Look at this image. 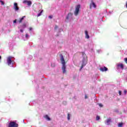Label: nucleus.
Instances as JSON below:
<instances>
[{
  "instance_id": "nucleus-12",
  "label": "nucleus",
  "mask_w": 127,
  "mask_h": 127,
  "mask_svg": "<svg viewBox=\"0 0 127 127\" xmlns=\"http://www.w3.org/2000/svg\"><path fill=\"white\" fill-rule=\"evenodd\" d=\"M85 37L87 39H89L90 38V37L89 36V34H88V31H85Z\"/></svg>"
},
{
  "instance_id": "nucleus-33",
  "label": "nucleus",
  "mask_w": 127,
  "mask_h": 127,
  "mask_svg": "<svg viewBox=\"0 0 127 127\" xmlns=\"http://www.w3.org/2000/svg\"><path fill=\"white\" fill-rule=\"evenodd\" d=\"M29 30H30V31L32 30V28H29Z\"/></svg>"
},
{
  "instance_id": "nucleus-25",
  "label": "nucleus",
  "mask_w": 127,
  "mask_h": 127,
  "mask_svg": "<svg viewBox=\"0 0 127 127\" xmlns=\"http://www.w3.org/2000/svg\"><path fill=\"white\" fill-rule=\"evenodd\" d=\"M127 90H124V94H125V95H127Z\"/></svg>"
},
{
  "instance_id": "nucleus-26",
  "label": "nucleus",
  "mask_w": 127,
  "mask_h": 127,
  "mask_svg": "<svg viewBox=\"0 0 127 127\" xmlns=\"http://www.w3.org/2000/svg\"><path fill=\"white\" fill-rule=\"evenodd\" d=\"M119 93L120 96H121V95H122V91L121 90H119Z\"/></svg>"
},
{
  "instance_id": "nucleus-15",
  "label": "nucleus",
  "mask_w": 127,
  "mask_h": 127,
  "mask_svg": "<svg viewBox=\"0 0 127 127\" xmlns=\"http://www.w3.org/2000/svg\"><path fill=\"white\" fill-rule=\"evenodd\" d=\"M45 118L47 121H50V118H49V116H48V115H46L45 116Z\"/></svg>"
},
{
  "instance_id": "nucleus-29",
  "label": "nucleus",
  "mask_w": 127,
  "mask_h": 127,
  "mask_svg": "<svg viewBox=\"0 0 127 127\" xmlns=\"http://www.w3.org/2000/svg\"><path fill=\"white\" fill-rule=\"evenodd\" d=\"M13 23H16V20L13 21Z\"/></svg>"
},
{
  "instance_id": "nucleus-14",
  "label": "nucleus",
  "mask_w": 127,
  "mask_h": 127,
  "mask_svg": "<svg viewBox=\"0 0 127 127\" xmlns=\"http://www.w3.org/2000/svg\"><path fill=\"white\" fill-rule=\"evenodd\" d=\"M110 123H111V119H108V120L106 121V122H105V124H106V125H110Z\"/></svg>"
},
{
  "instance_id": "nucleus-10",
  "label": "nucleus",
  "mask_w": 127,
  "mask_h": 127,
  "mask_svg": "<svg viewBox=\"0 0 127 127\" xmlns=\"http://www.w3.org/2000/svg\"><path fill=\"white\" fill-rule=\"evenodd\" d=\"M29 37H30L29 35L26 34L25 36H23V40H24V41L27 40L28 39H29Z\"/></svg>"
},
{
  "instance_id": "nucleus-17",
  "label": "nucleus",
  "mask_w": 127,
  "mask_h": 127,
  "mask_svg": "<svg viewBox=\"0 0 127 127\" xmlns=\"http://www.w3.org/2000/svg\"><path fill=\"white\" fill-rule=\"evenodd\" d=\"M27 5H31V4H32V2H31V1H28L27 2Z\"/></svg>"
},
{
  "instance_id": "nucleus-30",
  "label": "nucleus",
  "mask_w": 127,
  "mask_h": 127,
  "mask_svg": "<svg viewBox=\"0 0 127 127\" xmlns=\"http://www.w3.org/2000/svg\"><path fill=\"white\" fill-rule=\"evenodd\" d=\"M97 52H98V53H100V52H101V50H98V51H97Z\"/></svg>"
},
{
  "instance_id": "nucleus-2",
  "label": "nucleus",
  "mask_w": 127,
  "mask_h": 127,
  "mask_svg": "<svg viewBox=\"0 0 127 127\" xmlns=\"http://www.w3.org/2000/svg\"><path fill=\"white\" fill-rule=\"evenodd\" d=\"M83 56H84V58L82 60V65L80 69V71L83 69V68H84V66L87 65V62H88V60L87 59V56H86L85 54H83Z\"/></svg>"
},
{
  "instance_id": "nucleus-4",
  "label": "nucleus",
  "mask_w": 127,
  "mask_h": 127,
  "mask_svg": "<svg viewBox=\"0 0 127 127\" xmlns=\"http://www.w3.org/2000/svg\"><path fill=\"white\" fill-rule=\"evenodd\" d=\"M80 10V5H76L75 7V10L74 11V15L77 16L78 15V13H79V11Z\"/></svg>"
},
{
  "instance_id": "nucleus-6",
  "label": "nucleus",
  "mask_w": 127,
  "mask_h": 127,
  "mask_svg": "<svg viewBox=\"0 0 127 127\" xmlns=\"http://www.w3.org/2000/svg\"><path fill=\"white\" fill-rule=\"evenodd\" d=\"M117 69H122V70H124V64H117Z\"/></svg>"
},
{
  "instance_id": "nucleus-8",
  "label": "nucleus",
  "mask_w": 127,
  "mask_h": 127,
  "mask_svg": "<svg viewBox=\"0 0 127 127\" xmlns=\"http://www.w3.org/2000/svg\"><path fill=\"white\" fill-rule=\"evenodd\" d=\"M13 8L16 11H17V10H18V9H19V8H18V6H17V3H14Z\"/></svg>"
},
{
  "instance_id": "nucleus-18",
  "label": "nucleus",
  "mask_w": 127,
  "mask_h": 127,
  "mask_svg": "<svg viewBox=\"0 0 127 127\" xmlns=\"http://www.w3.org/2000/svg\"><path fill=\"white\" fill-rule=\"evenodd\" d=\"M70 117H71V115H70V114H67V120H68V121H69Z\"/></svg>"
},
{
  "instance_id": "nucleus-1",
  "label": "nucleus",
  "mask_w": 127,
  "mask_h": 127,
  "mask_svg": "<svg viewBox=\"0 0 127 127\" xmlns=\"http://www.w3.org/2000/svg\"><path fill=\"white\" fill-rule=\"evenodd\" d=\"M61 61L62 64V70L63 74L66 73V63H65V60H64V57L63 55H60Z\"/></svg>"
},
{
  "instance_id": "nucleus-24",
  "label": "nucleus",
  "mask_w": 127,
  "mask_h": 127,
  "mask_svg": "<svg viewBox=\"0 0 127 127\" xmlns=\"http://www.w3.org/2000/svg\"><path fill=\"white\" fill-rule=\"evenodd\" d=\"M0 2H1V4H2V5L4 4V3L2 0H0Z\"/></svg>"
},
{
  "instance_id": "nucleus-22",
  "label": "nucleus",
  "mask_w": 127,
  "mask_h": 127,
  "mask_svg": "<svg viewBox=\"0 0 127 127\" xmlns=\"http://www.w3.org/2000/svg\"><path fill=\"white\" fill-rule=\"evenodd\" d=\"M25 27H26V25L23 24L22 26V28H25Z\"/></svg>"
},
{
  "instance_id": "nucleus-19",
  "label": "nucleus",
  "mask_w": 127,
  "mask_h": 127,
  "mask_svg": "<svg viewBox=\"0 0 127 127\" xmlns=\"http://www.w3.org/2000/svg\"><path fill=\"white\" fill-rule=\"evenodd\" d=\"M118 127H123V123H119Z\"/></svg>"
},
{
  "instance_id": "nucleus-9",
  "label": "nucleus",
  "mask_w": 127,
  "mask_h": 127,
  "mask_svg": "<svg viewBox=\"0 0 127 127\" xmlns=\"http://www.w3.org/2000/svg\"><path fill=\"white\" fill-rule=\"evenodd\" d=\"M72 15L73 14L72 13H69L66 17V19H71V18H72Z\"/></svg>"
},
{
  "instance_id": "nucleus-21",
  "label": "nucleus",
  "mask_w": 127,
  "mask_h": 127,
  "mask_svg": "<svg viewBox=\"0 0 127 127\" xmlns=\"http://www.w3.org/2000/svg\"><path fill=\"white\" fill-rule=\"evenodd\" d=\"M100 120V116H97L96 117V121H99Z\"/></svg>"
},
{
  "instance_id": "nucleus-27",
  "label": "nucleus",
  "mask_w": 127,
  "mask_h": 127,
  "mask_svg": "<svg viewBox=\"0 0 127 127\" xmlns=\"http://www.w3.org/2000/svg\"><path fill=\"white\" fill-rule=\"evenodd\" d=\"M49 18L51 19V18H52V17H53L52 15H50V16H49Z\"/></svg>"
},
{
  "instance_id": "nucleus-23",
  "label": "nucleus",
  "mask_w": 127,
  "mask_h": 127,
  "mask_svg": "<svg viewBox=\"0 0 127 127\" xmlns=\"http://www.w3.org/2000/svg\"><path fill=\"white\" fill-rule=\"evenodd\" d=\"M124 60H125V62H126V63L127 64V58H125L124 59Z\"/></svg>"
},
{
  "instance_id": "nucleus-16",
  "label": "nucleus",
  "mask_w": 127,
  "mask_h": 127,
  "mask_svg": "<svg viewBox=\"0 0 127 127\" xmlns=\"http://www.w3.org/2000/svg\"><path fill=\"white\" fill-rule=\"evenodd\" d=\"M42 12H43V10H42L41 11H40V12L38 14L37 17H39V16H40Z\"/></svg>"
},
{
  "instance_id": "nucleus-7",
  "label": "nucleus",
  "mask_w": 127,
  "mask_h": 127,
  "mask_svg": "<svg viewBox=\"0 0 127 127\" xmlns=\"http://www.w3.org/2000/svg\"><path fill=\"white\" fill-rule=\"evenodd\" d=\"M96 6H97L96 5V4L95 3V2H94L93 0H91V3L90 5V8H92V7H94V8H96Z\"/></svg>"
},
{
  "instance_id": "nucleus-28",
  "label": "nucleus",
  "mask_w": 127,
  "mask_h": 127,
  "mask_svg": "<svg viewBox=\"0 0 127 127\" xmlns=\"http://www.w3.org/2000/svg\"><path fill=\"white\" fill-rule=\"evenodd\" d=\"M99 107H103V105L102 104H99Z\"/></svg>"
},
{
  "instance_id": "nucleus-20",
  "label": "nucleus",
  "mask_w": 127,
  "mask_h": 127,
  "mask_svg": "<svg viewBox=\"0 0 127 127\" xmlns=\"http://www.w3.org/2000/svg\"><path fill=\"white\" fill-rule=\"evenodd\" d=\"M28 1H27V0H24L23 1V3H27Z\"/></svg>"
},
{
  "instance_id": "nucleus-3",
  "label": "nucleus",
  "mask_w": 127,
  "mask_h": 127,
  "mask_svg": "<svg viewBox=\"0 0 127 127\" xmlns=\"http://www.w3.org/2000/svg\"><path fill=\"white\" fill-rule=\"evenodd\" d=\"M11 58H12L11 57H9L7 58V64L10 67H13L14 62L11 60Z\"/></svg>"
},
{
  "instance_id": "nucleus-35",
  "label": "nucleus",
  "mask_w": 127,
  "mask_h": 127,
  "mask_svg": "<svg viewBox=\"0 0 127 127\" xmlns=\"http://www.w3.org/2000/svg\"><path fill=\"white\" fill-rule=\"evenodd\" d=\"M0 59H1V56H0Z\"/></svg>"
},
{
  "instance_id": "nucleus-13",
  "label": "nucleus",
  "mask_w": 127,
  "mask_h": 127,
  "mask_svg": "<svg viewBox=\"0 0 127 127\" xmlns=\"http://www.w3.org/2000/svg\"><path fill=\"white\" fill-rule=\"evenodd\" d=\"M25 17V16H23L22 18H20V20L18 21L19 23H21L22 22V20L24 19V18Z\"/></svg>"
},
{
  "instance_id": "nucleus-34",
  "label": "nucleus",
  "mask_w": 127,
  "mask_h": 127,
  "mask_svg": "<svg viewBox=\"0 0 127 127\" xmlns=\"http://www.w3.org/2000/svg\"><path fill=\"white\" fill-rule=\"evenodd\" d=\"M88 97H87V95H85V99H87Z\"/></svg>"
},
{
  "instance_id": "nucleus-32",
  "label": "nucleus",
  "mask_w": 127,
  "mask_h": 127,
  "mask_svg": "<svg viewBox=\"0 0 127 127\" xmlns=\"http://www.w3.org/2000/svg\"><path fill=\"white\" fill-rule=\"evenodd\" d=\"M57 28H58V27L57 26H56L55 29H56Z\"/></svg>"
},
{
  "instance_id": "nucleus-5",
  "label": "nucleus",
  "mask_w": 127,
  "mask_h": 127,
  "mask_svg": "<svg viewBox=\"0 0 127 127\" xmlns=\"http://www.w3.org/2000/svg\"><path fill=\"white\" fill-rule=\"evenodd\" d=\"M18 127V125L15 123L14 122H10L9 124V127Z\"/></svg>"
},
{
  "instance_id": "nucleus-31",
  "label": "nucleus",
  "mask_w": 127,
  "mask_h": 127,
  "mask_svg": "<svg viewBox=\"0 0 127 127\" xmlns=\"http://www.w3.org/2000/svg\"><path fill=\"white\" fill-rule=\"evenodd\" d=\"M20 32H23V30L20 29Z\"/></svg>"
},
{
  "instance_id": "nucleus-11",
  "label": "nucleus",
  "mask_w": 127,
  "mask_h": 127,
  "mask_svg": "<svg viewBox=\"0 0 127 127\" xmlns=\"http://www.w3.org/2000/svg\"><path fill=\"white\" fill-rule=\"evenodd\" d=\"M100 71H102V72H105V71H108V68L104 66L103 67H100Z\"/></svg>"
}]
</instances>
